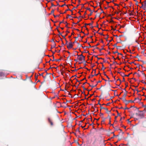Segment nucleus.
Returning a JSON list of instances; mask_svg holds the SVG:
<instances>
[{
  "mask_svg": "<svg viewBox=\"0 0 146 146\" xmlns=\"http://www.w3.org/2000/svg\"><path fill=\"white\" fill-rule=\"evenodd\" d=\"M117 118V116H115V119H116V118Z\"/></svg>",
  "mask_w": 146,
  "mask_h": 146,
  "instance_id": "10",
  "label": "nucleus"
},
{
  "mask_svg": "<svg viewBox=\"0 0 146 146\" xmlns=\"http://www.w3.org/2000/svg\"><path fill=\"white\" fill-rule=\"evenodd\" d=\"M4 74L2 72H0V76H2L4 75Z\"/></svg>",
  "mask_w": 146,
  "mask_h": 146,
  "instance_id": "5",
  "label": "nucleus"
},
{
  "mask_svg": "<svg viewBox=\"0 0 146 146\" xmlns=\"http://www.w3.org/2000/svg\"><path fill=\"white\" fill-rule=\"evenodd\" d=\"M142 6L144 9H146V1L145 0L142 4Z\"/></svg>",
  "mask_w": 146,
  "mask_h": 146,
  "instance_id": "3",
  "label": "nucleus"
},
{
  "mask_svg": "<svg viewBox=\"0 0 146 146\" xmlns=\"http://www.w3.org/2000/svg\"><path fill=\"white\" fill-rule=\"evenodd\" d=\"M104 69V65H102V69Z\"/></svg>",
  "mask_w": 146,
  "mask_h": 146,
  "instance_id": "8",
  "label": "nucleus"
},
{
  "mask_svg": "<svg viewBox=\"0 0 146 146\" xmlns=\"http://www.w3.org/2000/svg\"><path fill=\"white\" fill-rule=\"evenodd\" d=\"M77 55L78 56V58L79 61H82L84 60L85 56H83L82 54L79 55H78L77 54Z\"/></svg>",
  "mask_w": 146,
  "mask_h": 146,
  "instance_id": "1",
  "label": "nucleus"
},
{
  "mask_svg": "<svg viewBox=\"0 0 146 146\" xmlns=\"http://www.w3.org/2000/svg\"><path fill=\"white\" fill-rule=\"evenodd\" d=\"M88 10H89L90 11V9L89 8H88Z\"/></svg>",
  "mask_w": 146,
  "mask_h": 146,
  "instance_id": "9",
  "label": "nucleus"
},
{
  "mask_svg": "<svg viewBox=\"0 0 146 146\" xmlns=\"http://www.w3.org/2000/svg\"><path fill=\"white\" fill-rule=\"evenodd\" d=\"M48 121L51 125H53V123L50 118H48Z\"/></svg>",
  "mask_w": 146,
  "mask_h": 146,
  "instance_id": "4",
  "label": "nucleus"
},
{
  "mask_svg": "<svg viewBox=\"0 0 146 146\" xmlns=\"http://www.w3.org/2000/svg\"><path fill=\"white\" fill-rule=\"evenodd\" d=\"M67 47L68 48H71L72 47L73 45L72 42H69L68 44H67Z\"/></svg>",
  "mask_w": 146,
  "mask_h": 146,
  "instance_id": "2",
  "label": "nucleus"
},
{
  "mask_svg": "<svg viewBox=\"0 0 146 146\" xmlns=\"http://www.w3.org/2000/svg\"><path fill=\"white\" fill-rule=\"evenodd\" d=\"M53 5V4H52V5Z\"/></svg>",
  "mask_w": 146,
  "mask_h": 146,
  "instance_id": "13",
  "label": "nucleus"
},
{
  "mask_svg": "<svg viewBox=\"0 0 146 146\" xmlns=\"http://www.w3.org/2000/svg\"><path fill=\"white\" fill-rule=\"evenodd\" d=\"M121 28H124V26H121Z\"/></svg>",
  "mask_w": 146,
  "mask_h": 146,
  "instance_id": "7",
  "label": "nucleus"
},
{
  "mask_svg": "<svg viewBox=\"0 0 146 146\" xmlns=\"http://www.w3.org/2000/svg\"><path fill=\"white\" fill-rule=\"evenodd\" d=\"M141 72H142V74H143V71H142Z\"/></svg>",
  "mask_w": 146,
  "mask_h": 146,
  "instance_id": "11",
  "label": "nucleus"
},
{
  "mask_svg": "<svg viewBox=\"0 0 146 146\" xmlns=\"http://www.w3.org/2000/svg\"><path fill=\"white\" fill-rule=\"evenodd\" d=\"M54 9H53L51 11V13H54Z\"/></svg>",
  "mask_w": 146,
  "mask_h": 146,
  "instance_id": "6",
  "label": "nucleus"
},
{
  "mask_svg": "<svg viewBox=\"0 0 146 146\" xmlns=\"http://www.w3.org/2000/svg\"><path fill=\"white\" fill-rule=\"evenodd\" d=\"M62 7H63V5H62Z\"/></svg>",
  "mask_w": 146,
  "mask_h": 146,
  "instance_id": "12",
  "label": "nucleus"
}]
</instances>
